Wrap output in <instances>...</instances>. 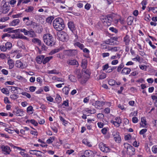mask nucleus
Masks as SVG:
<instances>
[{"instance_id": "f257e3e1", "label": "nucleus", "mask_w": 157, "mask_h": 157, "mask_svg": "<svg viewBox=\"0 0 157 157\" xmlns=\"http://www.w3.org/2000/svg\"><path fill=\"white\" fill-rule=\"evenodd\" d=\"M53 25L54 28L58 31L62 30L65 27L63 20L60 18H56L53 22Z\"/></svg>"}, {"instance_id": "f03ea898", "label": "nucleus", "mask_w": 157, "mask_h": 157, "mask_svg": "<svg viewBox=\"0 0 157 157\" xmlns=\"http://www.w3.org/2000/svg\"><path fill=\"white\" fill-rule=\"evenodd\" d=\"M43 40L45 44L48 46H52L54 44V39L50 34H44L43 37Z\"/></svg>"}, {"instance_id": "7ed1b4c3", "label": "nucleus", "mask_w": 157, "mask_h": 157, "mask_svg": "<svg viewBox=\"0 0 157 157\" xmlns=\"http://www.w3.org/2000/svg\"><path fill=\"white\" fill-rule=\"evenodd\" d=\"M1 6L2 8L3 14H6L8 13L10 9L9 2H7L6 0H3L2 1Z\"/></svg>"}, {"instance_id": "20e7f679", "label": "nucleus", "mask_w": 157, "mask_h": 157, "mask_svg": "<svg viewBox=\"0 0 157 157\" xmlns=\"http://www.w3.org/2000/svg\"><path fill=\"white\" fill-rule=\"evenodd\" d=\"M20 32L23 33L25 35H28L30 37H35L36 36L35 32L32 29L28 31L25 29H20Z\"/></svg>"}, {"instance_id": "39448f33", "label": "nucleus", "mask_w": 157, "mask_h": 157, "mask_svg": "<svg viewBox=\"0 0 157 157\" xmlns=\"http://www.w3.org/2000/svg\"><path fill=\"white\" fill-rule=\"evenodd\" d=\"M124 148L126 149L128 153L130 155H132L135 154V149L132 146L127 143H124Z\"/></svg>"}, {"instance_id": "423d86ee", "label": "nucleus", "mask_w": 157, "mask_h": 157, "mask_svg": "<svg viewBox=\"0 0 157 157\" xmlns=\"http://www.w3.org/2000/svg\"><path fill=\"white\" fill-rule=\"evenodd\" d=\"M58 37L60 40L64 41L68 40V36L67 34L64 32H61L57 34Z\"/></svg>"}, {"instance_id": "0eeeda50", "label": "nucleus", "mask_w": 157, "mask_h": 157, "mask_svg": "<svg viewBox=\"0 0 157 157\" xmlns=\"http://www.w3.org/2000/svg\"><path fill=\"white\" fill-rule=\"evenodd\" d=\"M100 150L104 152L107 153L110 151V149L108 146L102 142L100 143L99 144Z\"/></svg>"}, {"instance_id": "6e6552de", "label": "nucleus", "mask_w": 157, "mask_h": 157, "mask_svg": "<svg viewBox=\"0 0 157 157\" xmlns=\"http://www.w3.org/2000/svg\"><path fill=\"white\" fill-rule=\"evenodd\" d=\"M111 122L116 127H119L120 124L122 122V120L120 117H116L114 118V120H111Z\"/></svg>"}, {"instance_id": "1a4fd4ad", "label": "nucleus", "mask_w": 157, "mask_h": 157, "mask_svg": "<svg viewBox=\"0 0 157 157\" xmlns=\"http://www.w3.org/2000/svg\"><path fill=\"white\" fill-rule=\"evenodd\" d=\"M65 54L70 56H73L76 55L77 53V52L76 50H66L64 51Z\"/></svg>"}, {"instance_id": "9d476101", "label": "nucleus", "mask_w": 157, "mask_h": 157, "mask_svg": "<svg viewBox=\"0 0 157 157\" xmlns=\"http://www.w3.org/2000/svg\"><path fill=\"white\" fill-rule=\"evenodd\" d=\"M112 135L115 141L119 143L121 140V138L119 135V133L117 131H114L113 132Z\"/></svg>"}, {"instance_id": "9b49d317", "label": "nucleus", "mask_w": 157, "mask_h": 157, "mask_svg": "<svg viewBox=\"0 0 157 157\" xmlns=\"http://www.w3.org/2000/svg\"><path fill=\"white\" fill-rule=\"evenodd\" d=\"M30 154L33 155H35L38 156L43 157L44 154L40 151L36 150H30L29 151Z\"/></svg>"}, {"instance_id": "f8f14e48", "label": "nucleus", "mask_w": 157, "mask_h": 157, "mask_svg": "<svg viewBox=\"0 0 157 157\" xmlns=\"http://www.w3.org/2000/svg\"><path fill=\"white\" fill-rule=\"evenodd\" d=\"M88 78H89L85 76L84 75H82L81 77L78 79V80L81 84H83L86 83L88 79Z\"/></svg>"}, {"instance_id": "ddd939ff", "label": "nucleus", "mask_w": 157, "mask_h": 157, "mask_svg": "<svg viewBox=\"0 0 157 157\" xmlns=\"http://www.w3.org/2000/svg\"><path fill=\"white\" fill-rule=\"evenodd\" d=\"M104 105V103L103 101H96L95 103L94 106L97 109H102V107Z\"/></svg>"}, {"instance_id": "4468645a", "label": "nucleus", "mask_w": 157, "mask_h": 157, "mask_svg": "<svg viewBox=\"0 0 157 157\" xmlns=\"http://www.w3.org/2000/svg\"><path fill=\"white\" fill-rule=\"evenodd\" d=\"M84 155L87 157H94V154L93 151L90 150H87L84 152Z\"/></svg>"}, {"instance_id": "2eb2a0df", "label": "nucleus", "mask_w": 157, "mask_h": 157, "mask_svg": "<svg viewBox=\"0 0 157 157\" xmlns=\"http://www.w3.org/2000/svg\"><path fill=\"white\" fill-rule=\"evenodd\" d=\"M123 40L125 45H128L129 44V42L130 40V36L126 34L124 37Z\"/></svg>"}, {"instance_id": "dca6fc26", "label": "nucleus", "mask_w": 157, "mask_h": 157, "mask_svg": "<svg viewBox=\"0 0 157 157\" xmlns=\"http://www.w3.org/2000/svg\"><path fill=\"white\" fill-rule=\"evenodd\" d=\"M67 63L70 65H78V63L75 59H69Z\"/></svg>"}, {"instance_id": "f3484780", "label": "nucleus", "mask_w": 157, "mask_h": 157, "mask_svg": "<svg viewBox=\"0 0 157 157\" xmlns=\"http://www.w3.org/2000/svg\"><path fill=\"white\" fill-rule=\"evenodd\" d=\"M68 26L70 29L72 33H74V31L75 30V28L73 22L71 21L69 22L68 23Z\"/></svg>"}, {"instance_id": "a211bd4d", "label": "nucleus", "mask_w": 157, "mask_h": 157, "mask_svg": "<svg viewBox=\"0 0 157 157\" xmlns=\"http://www.w3.org/2000/svg\"><path fill=\"white\" fill-rule=\"evenodd\" d=\"M116 40L115 38H111L106 41V43L109 45H113L116 44Z\"/></svg>"}, {"instance_id": "6ab92c4d", "label": "nucleus", "mask_w": 157, "mask_h": 157, "mask_svg": "<svg viewBox=\"0 0 157 157\" xmlns=\"http://www.w3.org/2000/svg\"><path fill=\"white\" fill-rule=\"evenodd\" d=\"M1 148L2 149V151L6 152V153H4V154H10V153L11 151L10 150V147L9 146H2L1 147Z\"/></svg>"}, {"instance_id": "aec40b11", "label": "nucleus", "mask_w": 157, "mask_h": 157, "mask_svg": "<svg viewBox=\"0 0 157 157\" xmlns=\"http://www.w3.org/2000/svg\"><path fill=\"white\" fill-rule=\"evenodd\" d=\"M15 66L21 69L24 68L25 67V65L23 64L20 60H17L16 61Z\"/></svg>"}, {"instance_id": "412c9836", "label": "nucleus", "mask_w": 157, "mask_h": 157, "mask_svg": "<svg viewBox=\"0 0 157 157\" xmlns=\"http://www.w3.org/2000/svg\"><path fill=\"white\" fill-rule=\"evenodd\" d=\"M44 56L43 55H40L38 56L36 58V61L37 63L40 64H41L43 60V59H44Z\"/></svg>"}, {"instance_id": "4be33fe9", "label": "nucleus", "mask_w": 157, "mask_h": 157, "mask_svg": "<svg viewBox=\"0 0 157 157\" xmlns=\"http://www.w3.org/2000/svg\"><path fill=\"white\" fill-rule=\"evenodd\" d=\"M131 71V70L130 68L124 67L121 71V73L123 74L127 75L129 74Z\"/></svg>"}, {"instance_id": "5701e85b", "label": "nucleus", "mask_w": 157, "mask_h": 157, "mask_svg": "<svg viewBox=\"0 0 157 157\" xmlns=\"http://www.w3.org/2000/svg\"><path fill=\"white\" fill-rule=\"evenodd\" d=\"M108 51H111L112 52H117L120 49L119 47L114 46H109V47H108Z\"/></svg>"}, {"instance_id": "b1692460", "label": "nucleus", "mask_w": 157, "mask_h": 157, "mask_svg": "<svg viewBox=\"0 0 157 157\" xmlns=\"http://www.w3.org/2000/svg\"><path fill=\"white\" fill-rule=\"evenodd\" d=\"M7 63L9 65V69H10L13 68L14 64L13 60L12 59L8 60Z\"/></svg>"}, {"instance_id": "393cba45", "label": "nucleus", "mask_w": 157, "mask_h": 157, "mask_svg": "<svg viewBox=\"0 0 157 157\" xmlns=\"http://www.w3.org/2000/svg\"><path fill=\"white\" fill-rule=\"evenodd\" d=\"M20 22L18 19H14L10 23V25L12 26H15L18 25Z\"/></svg>"}, {"instance_id": "a878e982", "label": "nucleus", "mask_w": 157, "mask_h": 157, "mask_svg": "<svg viewBox=\"0 0 157 157\" xmlns=\"http://www.w3.org/2000/svg\"><path fill=\"white\" fill-rule=\"evenodd\" d=\"M23 109H18L17 110L16 112V115L17 116H22L23 115Z\"/></svg>"}, {"instance_id": "bb28decb", "label": "nucleus", "mask_w": 157, "mask_h": 157, "mask_svg": "<svg viewBox=\"0 0 157 157\" xmlns=\"http://www.w3.org/2000/svg\"><path fill=\"white\" fill-rule=\"evenodd\" d=\"M82 74L83 75H84L85 76L89 78L90 75V72L89 70L85 69L82 70Z\"/></svg>"}, {"instance_id": "cd10ccee", "label": "nucleus", "mask_w": 157, "mask_h": 157, "mask_svg": "<svg viewBox=\"0 0 157 157\" xmlns=\"http://www.w3.org/2000/svg\"><path fill=\"white\" fill-rule=\"evenodd\" d=\"M33 42L35 44H37L39 45H42V43L41 41L38 38H34L32 40Z\"/></svg>"}, {"instance_id": "c85d7f7f", "label": "nucleus", "mask_w": 157, "mask_h": 157, "mask_svg": "<svg viewBox=\"0 0 157 157\" xmlns=\"http://www.w3.org/2000/svg\"><path fill=\"white\" fill-rule=\"evenodd\" d=\"M134 18L133 17L129 16L127 19V22L128 24L129 25H132V23L133 22Z\"/></svg>"}, {"instance_id": "c756f323", "label": "nucleus", "mask_w": 157, "mask_h": 157, "mask_svg": "<svg viewBox=\"0 0 157 157\" xmlns=\"http://www.w3.org/2000/svg\"><path fill=\"white\" fill-rule=\"evenodd\" d=\"M85 111L90 114H94L96 112V110L94 109H90L89 108H86Z\"/></svg>"}, {"instance_id": "7c9ffc66", "label": "nucleus", "mask_w": 157, "mask_h": 157, "mask_svg": "<svg viewBox=\"0 0 157 157\" xmlns=\"http://www.w3.org/2000/svg\"><path fill=\"white\" fill-rule=\"evenodd\" d=\"M148 11L152 10L154 13H157V7H148Z\"/></svg>"}, {"instance_id": "2f4dec72", "label": "nucleus", "mask_w": 157, "mask_h": 157, "mask_svg": "<svg viewBox=\"0 0 157 157\" xmlns=\"http://www.w3.org/2000/svg\"><path fill=\"white\" fill-rule=\"evenodd\" d=\"M27 122H30L31 124H33L35 126H37L38 125V123L34 119H32L31 120H27L26 121V122L27 123Z\"/></svg>"}, {"instance_id": "473e14b6", "label": "nucleus", "mask_w": 157, "mask_h": 157, "mask_svg": "<svg viewBox=\"0 0 157 157\" xmlns=\"http://www.w3.org/2000/svg\"><path fill=\"white\" fill-rule=\"evenodd\" d=\"M6 48L7 49L10 50L12 47V44L10 42H7L5 44Z\"/></svg>"}, {"instance_id": "72a5a7b5", "label": "nucleus", "mask_w": 157, "mask_h": 157, "mask_svg": "<svg viewBox=\"0 0 157 157\" xmlns=\"http://www.w3.org/2000/svg\"><path fill=\"white\" fill-rule=\"evenodd\" d=\"M75 74L77 76V79H78L82 76L81 73L79 70H76L75 71Z\"/></svg>"}, {"instance_id": "f704fd0d", "label": "nucleus", "mask_w": 157, "mask_h": 157, "mask_svg": "<svg viewBox=\"0 0 157 157\" xmlns=\"http://www.w3.org/2000/svg\"><path fill=\"white\" fill-rule=\"evenodd\" d=\"M87 61L85 59H83L82 62V67L83 69L86 68L87 66Z\"/></svg>"}, {"instance_id": "c9c22d12", "label": "nucleus", "mask_w": 157, "mask_h": 157, "mask_svg": "<svg viewBox=\"0 0 157 157\" xmlns=\"http://www.w3.org/2000/svg\"><path fill=\"white\" fill-rule=\"evenodd\" d=\"M52 58V56H49L46 57L43 60V64H45L48 62Z\"/></svg>"}, {"instance_id": "e433bc0d", "label": "nucleus", "mask_w": 157, "mask_h": 157, "mask_svg": "<svg viewBox=\"0 0 157 157\" xmlns=\"http://www.w3.org/2000/svg\"><path fill=\"white\" fill-rule=\"evenodd\" d=\"M69 88L68 87H65L62 89L63 91L66 95H67L69 91Z\"/></svg>"}, {"instance_id": "4c0bfd02", "label": "nucleus", "mask_w": 157, "mask_h": 157, "mask_svg": "<svg viewBox=\"0 0 157 157\" xmlns=\"http://www.w3.org/2000/svg\"><path fill=\"white\" fill-rule=\"evenodd\" d=\"M107 19L108 23H109V25L110 24L111 22L113 20L112 15L111 14L108 15L107 17Z\"/></svg>"}, {"instance_id": "58836bf2", "label": "nucleus", "mask_w": 157, "mask_h": 157, "mask_svg": "<svg viewBox=\"0 0 157 157\" xmlns=\"http://www.w3.org/2000/svg\"><path fill=\"white\" fill-rule=\"evenodd\" d=\"M69 78L70 80H71L72 82H75L76 81V78L75 76L72 75H69Z\"/></svg>"}, {"instance_id": "ea45409f", "label": "nucleus", "mask_w": 157, "mask_h": 157, "mask_svg": "<svg viewBox=\"0 0 157 157\" xmlns=\"http://www.w3.org/2000/svg\"><path fill=\"white\" fill-rule=\"evenodd\" d=\"M34 8L32 6H29L25 10V11L27 13L32 12Z\"/></svg>"}, {"instance_id": "a19ab883", "label": "nucleus", "mask_w": 157, "mask_h": 157, "mask_svg": "<svg viewBox=\"0 0 157 157\" xmlns=\"http://www.w3.org/2000/svg\"><path fill=\"white\" fill-rule=\"evenodd\" d=\"M120 57V55L118 54H116L115 55H113L111 56L110 57V59H119Z\"/></svg>"}, {"instance_id": "79ce46f5", "label": "nucleus", "mask_w": 157, "mask_h": 157, "mask_svg": "<svg viewBox=\"0 0 157 157\" xmlns=\"http://www.w3.org/2000/svg\"><path fill=\"white\" fill-rule=\"evenodd\" d=\"M82 143L85 144H86L89 147L91 146V145L90 143L86 139H84L82 140Z\"/></svg>"}, {"instance_id": "37998d69", "label": "nucleus", "mask_w": 157, "mask_h": 157, "mask_svg": "<svg viewBox=\"0 0 157 157\" xmlns=\"http://www.w3.org/2000/svg\"><path fill=\"white\" fill-rule=\"evenodd\" d=\"M75 45L77 46L81 49H82V48L84 47V46L83 44H81L78 42L75 43Z\"/></svg>"}, {"instance_id": "c03bdc74", "label": "nucleus", "mask_w": 157, "mask_h": 157, "mask_svg": "<svg viewBox=\"0 0 157 157\" xmlns=\"http://www.w3.org/2000/svg\"><path fill=\"white\" fill-rule=\"evenodd\" d=\"M54 18V17L53 16L48 17L46 18V21L49 23H51Z\"/></svg>"}, {"instance_id": "a18cd8bd", "label": "nucleus", "mask_w": 157, "mask_h": 157, "mask_svg": "<svg viewBox=\"0 0 157 157\" xmlns=\"http://www.w3.org/2000/svg\"><path fill=\"white\" fill-rule=\"evenodd\" d=\"M55 100L57 102L60 103L61 101V98L59 95L57 94Z\"/></svg>"}, {"instance_id": "49530a36", "label": "nucleus", "mask_w": 157, "mask_h": 157, "mask_svg": "<svg viewBox=\"0 0 157 157\" xmlns=\"http://www.w3.org/2000/svg\"><path fill=\"white\" fill-rule=\"evenodd\" d=\"M141 122L142 123L141 124L142 126L144 127L146 125V121L144 117H142L141 119Z\"/></svg>"}, {"instance_id": "de8ad7c7", "label": "nucleus", "mask_w": 157, "mask_h": 157, "mask_svg": "<svg viewBox=\"0 0 157 157\" xmlns=\"http://www.w3.org/2000/svg\"><path fill=\"white\" fill-rule=\"evenodd\" d=\"M54 139L55 137L53 136L50 137L49 139L47 140V143L48 144L52 143L54 140Z\"/></svg>"}, {"instance_id": "09e8293b", "label": "nucleus", "mask_w": 157, "mask_h": 157, "mask_svg": "<svg viewBox=\"0 0 157 157\" xmlns=\"http://www.w3.org/2000/svg\"><path fill=\"white\" fill-rule=\"evenodd\" d=\"M0 49L1 51L5 52L7 50V49L6 48V46L4 45H2L0 46Z\"/></svg>"}, {"instance_id": "8fccbe9b", "label": "nucleus", "mask_w": 157, "mask_h": 157, "mask_svg": "<svg viewBox=\"0 0 157 157\" xmlns=\"http://www.w3.org/2000/svg\"><path fill=\"white\" fill-rule=\"evenodd\" d=\"M10 87H11V90L12 91H13V92L14 93L15 92V91L16 90H21V89L20 88L17 87H14V86H10Z\"/></svg>"}, {"instance_id": "3c124183", "label": "nucleus", "mask_w": 157, "mask_h": 157, "mask_svg": "<svg viewBox=\"0 0 157 157\" xmlns=\"http://www.w3.org/2000/svg\"><path fill=\"white\" fill-rule=\"evenodd\" d=\"M1 91L2 93L6 94H8L9 93V91L8 90V89L5 88H3L1 90Z\"/></svg>"}, {"instance_id": "603ef678", "label": "nucleus", "mask_w": 157, "mask_h": 157, "mask_svg": "<svg viewBox=\"0 0 157 157\" xmlns=\"http://www.w3.org/2000/svg\"><path fill=\"white\" fill-rule=\"evenodd\" d=\"M115 83V81L113 79H110L108 81V84L110 86H113Z\"/></svg>"}, {"instance_id": "864d4df0", "label": "nucleus", "mask_w": 157, "mask_h": 157, "mask_svg": "<svg viewBox=\"0 0 157 157\" xmlns=\"http://www.w3.org/2000/svg\"><path fill=\"white\" fill-rule=\"evenodd\" d=\"M21 94L22 95L26 96L29 98H31V95L30 94L26 92H22Z\"/></svg>"}, {"instance_id": "5fc2aeb1", "label": "nucleus", "mask_w": 157, "mask_h": 157, "mask_svg": "<svg viewBox=\"0 0 157 157\" xmlns=\"http://www.w3.org/2000/svg\"><path fill=\"white\" fill-rule=\"evenodd\" d=\"M10 19L9 17H4L1 18L0 21L1 22H5L8 20Z\"/></svg>"}, {"instance_id": "6e6d98bb", "label": "nucleus", "mask_w": 157, "mask_h": 157, "mask_svg": "<svg viewBox=\"0 0 157 157\" xmlns=\"http://www.w3.org/2000/svg\"><path fill=\"white\" fill-rule=\"evenodd\" d=\"M124 67V65H123V64L122 63H121V64H120L119 66L118 67V68H117V71L118 72H120L121 71V69H122Z\"/></svg>"}, {"instance_id": "4d7b16f0", "label": "nucleus", "mask_w": 157, "mask_h": 157, "mask_svg": "<svg viewBox=\"0 0 157 157\" xmlns=\"http://www.w3.org/2000/svg\"><path fill=\"white\" fill-rule=\"evenodd\" d=\"M108 44H106V43L101 45L102 48L103 49H107L108 51V47H109V46L108 45Z\"/></svg>"}, {"instance_id": "13d9d810", "label": "nucleus", "mask_w": 157, "mask_h": 157, "mask_svg": "<svg viewBox=\"0 0 157 157\" xmlns=\"http://www.w3.org/2000/svg\"><path fill=\"white\" fill-rule=\"evenodd\" d=\"M22 13H20L17 14L16 15H13L12 16V17L13 18L21 17H22Z\"/></svg>"}, {"instance_id": "bf43d9fd", "label": "nucleus", "mask_w": 157, "mask_h": 157, "mask_svg": "<svg viewBox=\"0 0 157 157\" xmlns=\"http://www.w3.org/2000/svg\"><path fill=\"white\" fill-rule=\"evenodd\" d=\"M152 150L154 153H157V145L153 146L152 148Z\"/></svg>"}, {"instance_id": "052dcab7", "label": "nucleus", "mask_w": 157, "mask_h": 157, "mask_svg": "<svg viewBox=\"0 0 157 157\" xmlns=\"http://www.w3.org/2000/svg\"><path fill=\"white\" fill-rule=\"evenodd\" d=\"M62 105H64L65 106H69L68 100H66L63 101L62 104Z\"/></svg>"}, {"instance_id": "680f3d73", "label": "nucleus", "mask_w": 157, "mask_h": 157, "mask_svg": "<svg viewBox=\"0 0 157 157\" xmlns=\"http://www.w3.org/2000/svg\"><path fill=\"white\" fill-rule=\"evenodd\" d=\"M59 49H57L52 50L50 52V54L52 55L54 54L55 53L59 52Z\"/></svg>"}, {"instance_id": "e2e57ef3", "label": "nucleus", "mask_w": 157, "mask_h": 157, "mask_svg": "<svg viewBox=\"0 0 157 157\" xmlns=\"http://www.w3.org/2000/svg\"><path fill=\"white\" fill-rule=\"evenodd\" d=\"M10 98L13 99H16L18 98V96L17 94H13L10 96Z\"/></svg>"}, {"instance_id": "0e129e2a", "label": "nucleus", "mask_w": 157, "mask_h": 157, "mask_svg": "<svg viewBox=\"0 0 157 157\" xmlns=\"http://www.w3.org/2000/svg\"><path fill=\"white\" fill-rule=\"evenodd\" d=\"M138 121L137 118L136 117H134L132 118V121L134 123H137Z\"/></svg>"}, {"instance_id": "69168bd1", "label": "nucleus", "mask_w": 157, "mask_h": 157, "mask_svg": "<svg viewBox=\"0 0 157 157\" xmlns=\"http://www.w3.org/2000/svg\"><path fill=\"white\" fill-rule=\"evenodd\" d=\"M26 25L27 26L30 25H31L33 23V21H31L30 20L27 21H25Z\"/></svg>"}, {"instance_id": "338daca9", "label": "nucleus", "mask_w": 157, "mask_h": 157, "mask_svg": "<svg viewBox=\"0 0 157 157\" xmlns=\"http://www.w3.org/2000/svg\"><path fill=\"white\" fill-rule=\"evenodd\" d=\"M104 112L106 114L109 113L110 112V109L109 108H105L104 110Z\"/></svg>"}, {"instance_id": "774afa93", "label": "nucleus", "mask_w": 157, "mask_h": 157, "mask_svg": "<svg viewBox=\"0 0 157 157\" xmlns=\"http://www.w3.org/2000/svg\"><path fill=\"white\" fill-rule=\"evenodd\" d=\"M106 77V75L105 73H103L100 76V79H103Z\"/></svg>"}]
</instances>
